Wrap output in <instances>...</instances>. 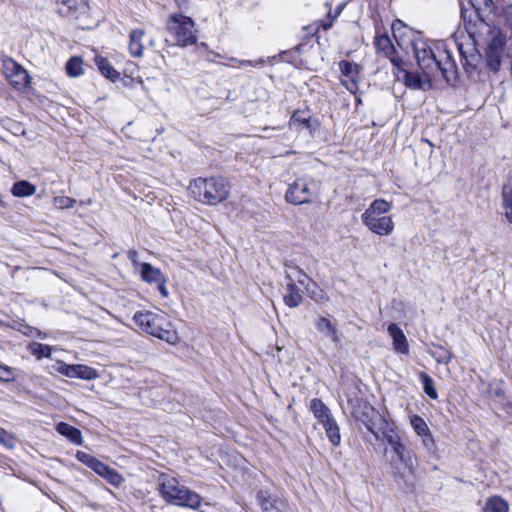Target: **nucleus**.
I'll return each mask as SVG.
<instances>
[{
  "mask_svg": "<svg viewBox=\"0 0 512 512\" xmlns=\"http://www.w3.org/2000/svg\"><path fill=\"white\" fill-rule=\"evenodd\" d=\"M482 512H509V504L500 496L487 499Z\"/></svg>",
  "mask_w": 512,
  "mask_h": 512,
  "instance_id": "27",
  "label": "nucleus"
},
{
  "mask_svg": "<svg viewBox=\"0 0 512 512\" xmlns=\"http://www.w3.org/2000/svg\"><path fill=\"white\" fill-rule=\"evenodd\" d=\"M420 437H422V444L424 445V447L428 451H432L435 447V442H434L433 436L430 433V431L427 432L426 434L420 435Z\"/></svg>",
  "mask_w": 512,
  "mask_h": 512,
  "instance_id": "44",
  "label": "nucleus"
},
{
  "mask_svg": "<svg viewBox=\"0 0 512 512\" xmlns=\"http://www.w3.org/2000/svg\"><path fill=\"white\" fill-rule=\"evenodd\" d=\"M376 431L379 433V439L385 440L390 447L402 442L394 423H390L386 419H381Z\"/></svg>",
  "mask_w": 512,
  "mask_h": 512,
  "instance_id": "14",
  "label": "nucleus"
},
{
  "mask_svg": "<svg viewBox=\"0 0 512 512\" xmlns=\"http://www.w3.org/2000/svg\"><path fill=\"white\" fill-rule=\"evenodd\" d=\"M128 257L134 266L141 267V263H139V261H138V252L136 250H130L128 252Z\"/></svg>",
  "mask_w": 512,
  "mask_h": 512,
  "instance_id": "48",
  "label": "nucleus"
},
{
  "mask_svg": "<svg viewBox=\"0 0 512 512\" xmlns=\"http://www.w3.org/2000/svg\"><path fill=\"white\" fill-rule=\"evenodd\" d=\"M480 28L491 36L486 51L503 53L506 44L505 36L498 29L483 21L480 22Z\"/></svg>",
  "mask_w": 512,
  "mask_h": 512,
  "instance_id": "13",
  "label": "nucleus"
},
{
  "mask_svg": "<svg viewBox=\"0 0 512 512\" xmlns=\"http://www.w3.org/2000/svg\"><path fill=\"white\" fill-rule=\"evenodd\" d=\"M257 501L260 504L263 512H278L277 508L271 500V495L267 490H259L257 492Z\"/></svg>",
  "mask_w": 512,
  "mask_h": 512,
  "instance_id": "31",
  "label": "nucleus"
},
{
  "mask_svg": "<svg viewBox=\"0 0 512 512\" xmlns=\"http://www.w3.org/2000/svg\"><path fill=\"white\" fill-rule=\"evenodd\" d=\"M0 443L8 449H13L16 446V438L13 434L0 429Z\"/></svg>",
  "mask_w": 512,
  "mask_h": 512,
  "instance_id": "40",
  "label": "nucleus"
},
{
  "mask_svg": "<svg viewBox=\"0 0 512 512\" xmlns=\"http://www.w3.org/2000/svg\"><path fill=\"white\" fill-rule=\"evenodd\" d=\"M412 47L422 73L397 67L403 73V80L408 88L423 91L431 89L433 77L437 73H440L449 84L456 82L457 65L445 43L429 44L427 41L417 39L412 42Z\"/></svg>",
  "mask_w": 512,
  "mask_h": 512,
  "instance_id": "1",
  "label": "nucleus"
},
{
  "mask_svg": "<svg viewBox=\"0 0 512 512\" xmlns=\"http://www.w3.org/2000/svg\"><path fill=\"white\" fill-rule=\"evenodd\" d=\"M36 187L27 181H18L12 187V194L17 197H27L35 194Z\"/></svg>",
  "mask_w": 512,
  "mask_h": 512,
  "instance_id": "29",
  "label": "nucleus"
},
{
  "mask_svg": "<svg viewBox=\"0 0 512 512\" xmlns=\"http://www.w3.org/2000/svg\"><path fill=\"white\" fill-rule=\"evenodd\" d=\"M0 381L12 382L14 381V375L12 368L2 365L0 366Z\"/></svg>",
  "mask_w": 512,
  "mask_h": 512,
  "instance_id": "43",
  "label": "nucleus"
},
{
  "mask_svg": "<svg viewBox=\"0 0 512 512\" xmlns=\"http://www.w3.org/2000/svg\"><path fill=\"white\" fill-rule=\"evenodd\" d=\"M77 459L84 463L89 468L93 469L95 464L97 463L98 459L92 456L89 453L78 451L76 454Z\"/></svg>",
  "mask_w": 512,
  "mask_h": 512,
  "instance_id": "42",
  "label": "nucleus"
},
{
  "mask_svg": "<svg viewBox=\"0 0 512 512\" xmlns=\"http://www.w3.org/2000/svg\"><path fill=\"white\" fill-rule=\"evenodd\" d=\"M326 435L333 446H339L341 443L340 428L337 422L325 430Z\"/></svg>",
  "mask_w": 512,
  "mask_h": 512,
  "instance_id": "38",
  "label": "nucleus"
},
{
  "mask_svg": "<svg viewBox=\"0 0 512 512\" xmlns=\"http://www.w3.org/2000/svg\"><path fill=\"white\" fill-rule=\"evenodd\" d=\"M263 63H264V61H263L262 59H259V60H257V61L255 62V65H261V64H263Z\"/></svg>",
  "mask_w": 512,
  "mask_h": 512,
  "instance_id": "52",
  "label": "nucleus"
},
{
  "mask_svg": "<svg viewBox=\"0 0 512 512\" xmlns=\"http://www.w3.org/2000/svg\"><path fill=\"white\" fill-rule=\"evenodd\" d=\"M0 70L15 89L21 90L29 83L28 72L10 57L0 59Z\"/></svg>",
  "mask_w": 512,
  "mask_h": 512,
  "instance_id": "9",
  "label": "nucleus"
},
{
  "mask_svg": "<svg viewBox=\"0 0 512 512\" xmlns=\"http://www.w3.org/2000/svg\"><path fill=\"white\" fill-rule=\"evenodd\" d=\"M149 45H150V46H153V45H154V41H153V40H150Z\"/></svg>",
  "mask_w": 512,
  "mask_h": 512,
  "instance_id": "53",
  "label": "nucleus"
},
{
  "mask_svg": "<svg viewBox=\"0 0 512 512\" xmlns=\"http://www.w3.org/2000/svg\"><path fill=\"white\" fill-rule=\"evenodd\" d=\"M425 141L428 143V145L432 146V143L429 140H425Z\"/></svg>",
  "mask_w": 512,
  "mask_h": 512,
  "instance_id": "54",
  "label": "nucleus"
},
{
  "mask_svg": "<svg viewBox=\"0 0 512 512\" xmlns=\"http://www.w3.org/2000/svg\"><path fill=\"white\" fill-rule=\"evenodd\" d=\"M490 1L491 0H470L471 4L474 7L481 6V5L487 6Z\"/></svg>",
  "mask_w": 512,
  "mask_h": 512,
  "instance_id": "50",
  "label": "nucleus"
},
{
  "mask_svg": "<svg viewBox=\"0 0 512 512\" xmlns=\"http://www.w3.org/2000/svg\"><path fill=\"white\" fill-rule=\"evenodd\" d=\"M431 355L438 363L445 365H448L453 358L452 352L443 346H437L436 349L431 352Z\"/></svg>",
  "mask_w": 512,
  "mask_h": 512,
  "instance_id": "34",
  "label": "nucleus"
},
{
  "mask_svg": "<svg viewBox=\"0 0 512 512\" xmlns=\"http://www.w3.org/2000/svg\"><path fill=\"white\" fill-rule=\"evenodd\" d=\"M319 192L318 183L310 177H300L289 185L285 199L293 205L312 203Z\"/></svg>",
  "mask_w": 512,
  "mask_h": 512,
  "instance_id": "7",
  "label": "nucleus"
},
{
  "mask_svg": "<svg viewBox=\"0 0 512 512\" xmlns=\"http://www.w3.org/2000/svg\"><path fill=\"white\" fill-rule=\"evenodd\" d=\"M157 285V289L158 291L160 292V294L163 296V297H168L169 296V292L166 288V278H163L162 281H159L158 283H156Z\"/></svg>",
  "mask_w": 512,
  "mask_h": 512,
  "instance_id": "46",
  "label": "nucleus"
},
{
  "mask_svg": "<svg viewBox=\"0 0 512 512\" xmlns=\"http://www.w3.org/2000/svg\"><path fill=\"white\" fill-rule=\"evenodd\" d=\"M503 53L486 51L485 62L489 70L494 73L499 72Z\"/></svg>",
  "mask_w": 512,
  "mask_h": 512,
  "instance_id": "32",
  "label": "nucleus"
},
{
  "mask_svg": "<svg viewBox=\"0 0 512 512\" xmlns=\"http://www.w3.org/2000/svg\"><path fill=\"white\" fill-rule=\"evenodd\" d=\"M458 48H459V52L462 57V60H464L463 66H464L466 72H471L472 70H474L476 68V62L479 59V54L475 51L474 48L471 49V53L469 55L466 54L462 45H459Z\"/></svg>",
  "mask_w": 512,
  "mask_h": 512,
  "instance_id": "30",
  "label": "nucleus"
},
{
  "mask_svg": "<svg viewBox=\"0 0 512 512\" xmlns=\"http://www.w3.org/2000/svg\"><path fill=\"white\" fill-rule=\"evenodd\" d=\"M144 36L145 31L143 29L136 28L131 30L129 34V51L133 57H141L143 55Z\"/></svg>",
  "mask_w": 512,
  "mask_h": 512,
  "instance_id": "21",
  "label": "nucleus"
},
{
  "mask_svg": "<svg viewBox=\"0 0 512 512\" xmlns=\"http://www.w3.org/2000/svg\"><path fill=\"white\" fill-rule=\"evenodd\" d=\"M348 402L352 407V416L378 439L379 433L376 431L378 427L377 421L381 422V419H384L380 413L366 401H356L354 403L352 400H349Z\"/></svg>",
  "mask_w": 512,
  "mask_h": 512,
  "instance_id": "8",
  "label": "nucleus"
},
{
  "mask_svg": "<svg viewBox=\"0 0 512 512\" xmlns=\"http://www.w3.org/2000/svg\"><path fill=\"white\" fill-rule=\"evenodd\" d=\"M29 351L37 358L50 357L51 347L41 343L34 342L29 345Z\"/></svg>",
  "mask_w": 512,
  "mask_h": 512,
  "instance_id": "36",
  "label": "nucleus"
},
{
  "mask_svg": "<svg viewBox=\"0 0 512 512\" xmlns=\"http://www.w3.org/2000/svg\"><path fill=\"white\" fill-rule=\"evenodd\" d=\"M315 327L322 335L329 337L336 346L340 345V332L338 331L336 324L332 323L331 320L321 316L316 320Z\"/></svg>",
  "mask_w": 512,
  "mask_h": 512,
  "instance_id": "16",
  "label": "nucleus"
},
{
  "mask_svg": "<svg viewBox=\"0 0 512 512\" xmlns=\"http://www.w3.org/2000/svg\"><path fill=\"white\" fill-rule=\"evenodd\" d=\"M83 61L80 57L74 56L66 63V72L71 77H78L83 73Z\"/></svg>",
  "mask_w": 512,
  "mask_h": 512,
  "instance_id": "33",
  "label": "nucleus"
},
{
  "mask_svg": "<svg viewBox=\"0 0 512 512\" xmlns=\"http://www.w3.org/2000/svg\"><path fill=\"white\" fill-rule=\"evenodd\" d=\"M375 46L377 50L383 53L384 56L389 57L395 67H400L403 61L399 57H394L396 50L388 35H379L375 37Z\"/></svg>",
  "mask_w": 512,
  "mask_h": 512,
  "instance_id": "15",
  "label": "nucleus"
},
{
  "mask_svg": "<svg viewBox=\"0 0 512 512\" xmlns=\"http://www.w3.org/2000/svg\"><path fill=\"white\" fill-rule=\"evenodd\" d=\"M285 291L286 292L284 294L283 299H284V303L288 307L296 308L302 303V301H303L302 291L298 285L287 281Z\"/></svg>",
  "mask_w": 512,
  "mask_h": 512,
  "instance_id": "22",
  "label": "nucleus"
},
{
  "mask_svg": "<svg viewBox=\"0 0 512 512\" xmlns=\"http://www.w3.org/2000/svg\"><path fill=\"white\" fill-rule=\"evenodd\" d=\"M392 208L391 203L384 199L374 200L361 215L363 224L379 236H388L394 231V221L386 215Z\"/></svg>",
  "mask_w": 512,
  "mask_h": 512,
  "instance_id": "5",
  "label": "nucleus"
},
{
  "mask_svg": "<svg viewBox=\"0 0 512 512\" xmlns=\"http://www.w3.org/2000/svg\"><path fill=\"white\" fill-rule=\"evenodd\" d=\"M319 424L323 426L325 430H327L330 426L334 425L336 423V420L334 419L333 415L331 414L327 418H324L323 420L318 421Z\"/></svg>",
  "mask_w": 512,
  "mask_h": 512,
  "instance_id": "47",
  "label": "nucleus"
},
{
  "mask_svg": "<svg viewBox=\"0 0 512 512\" xmlns=\"http://www.w3.org/2000/svg\"><path fill=\"white\" fill-rule=\"evenodd\" d=\"M391 449L397 456L399 461L402 462L408 469V474L405 475L404 473L397 471V467H393L395 478L397 480H403L406 485V488L413 489L415 487V469L412 461V452L406 447V445L403 442L391 447Z\"/></svg>",
  "mask_w": 512,
  "mask_h": 512,
  "instance_id": "10",
  "label": "nucleus"
},
{
  "mask_svg": "<svg viewBox=\"0 0 512 512\" xmlns=\"http://www.w3.org/2000/svg\"><path fill=\"white\" fill-rule=\"evenodd\" d=\"M109 468L110 467L108 465L98 460L92 470L99 476L103 477V475L108 471Z\"/></svg>",
  "mask_w": 512,
  "mask_h": 512,
  "instance_id": "45",
  "label": "nucleus"
},
{
  "mask_svg": "<svg viewBox=\"0 0 512 512\" xmlns=\"http://www.w3.org/2000/svg\"><path fill=\"white\" fill-rule=\"evenodd\" d=\"M339 68L342 76V85H344L349 92L356 94L359 89L361 67L356 63L342 60L339 63Z\"/></svg>",
  "mask_w": 512,
  "mask_h": 512,
  "instance_id": "11",
  "label": "nucleus"
},
{
  "mask_svg": "<svg viewBox=\"0 0 512 512\" xmlns=\"http://www.w3.org/2000/svg\"><path fill=\"white\" fill-rule=\"evenodd\" d=\"M59 13L65 17H74L78 12H84L88 0H57Z\"/></svg>",
  "mask_w": 512,
  "mask_h": 512,
  "instance_id": "18",
  "label": "nucleus"
},
{
  "mask_svg": "<svg viewBox=\"0 0 512 512\" xmlns=\"http://www.w3.org/2000/svg\"><path fill=\"white\" fill-rule=\"evenodd\" d=\"M502 206L506 219L512 224V181L509 180L502 187Z\"/></svg>",
  "mask_w": 512,
  "mask_h": 512,
  "instance_id": "25",
  "label": "nucleus"
},
{
  "mask_svg": "<svg viewBox=\"0 0 512 512\" xmlns=\"http://www.w3.org/2000/svg\"><path fill=\"white\" fill-rule=\"evenodd\" d=\"M290 125L295 126L299 130L314 131L318 127L317 120L313 119L309 112L297 110L290 119Z\"/></svg>",
  "mask_w": 512,
  "mask_h": 512,
  "instance_id": "17",
  "label": "nucleus"
},
{
  "mask_svg": "<svg viewBox=\"0 0 512 512\" xmlns=\"http://www.w3.org/2000/svg\"><path fill=\"white\" fill-rule=\"evenodd\" d=\"M504 17L508 21L509 26H512V5H508L503 10Z\"/></svg>",
  "mask_w": 512,
  "mask_h": 512,
  "instance_id": "49",
  "label": "nucleus"
},
{
  "mask_svg": "<svg viewBox=\"0 0 512 512\" xmlns=\"http://www.w3.org/2000/svg\"><path fill=\"white\" fill-rule=\"evenodd\" d=\"M388 333L393 339L394 349L402 354H407L409 351L408 343L406 336L404 335L402 329L397 326L395 323H391L388 326Z\"/></svg>",
  "mask_w": 512,
  "mask_h": 512,
  "instance_id": "20",
  "label": "nucleus"
},
{
  "mask_svg": "<svg viewBox=\"0 0 512 512\" xmlns=\"http://www.w3.org/2000/svg\"><path fill=\"white\" fill-rule=\"evenodd\" d=\"M410 424L418 436L430 431L424 419L418 415L411 417Z\"/></svg>",
  "mask_w": 512,
  "mask_h": 512,
  "instance_id": "37",
  "label": "nucleus"
},
{
  "mask_svg": "<svg viewBox=\"0 0 512 512\" xmlns=\"http://www.w3.org/2000/svg\"><path fill=\"white\" fill-rule=\"evenodd\" d=\"M420 380L423 385L424 392L432 399H436L438 397L437 391L434 388L433 379L426 373L422 372L420 374Z\"/></svg>",
  "mask_w": 512,
  "mask_h": 512,
  "instance_id": "35",
  "label": "nucleus"
},
{
  "mask_svg": "<svg viewBox=\"0 0 512 512\" xmlns=\"http://www.w3.org/2000/svg\"><path fill=\"white\" fill-rule=\"evenodd\" d=\"M193 198L203 204L216 205L226 200L230 193V185L225 178H197L190 183Z\"/></svg>",
  "mask_w": 512,
  "mask_h": 512,
  "instance_id": "4",
  "label": "nucleus"
},
{
  "mask_svg": "<svg viewBox=\"0 0 512 512\" xmlns=\"http://www.w3.org/2000/svg\"><path fill=\"white\" fill-rule=\"evenodd\" d=\"M62 375L69 378H80L84 380H93L98 377V373L92 367L77 364V365H62L58 370Z\"/></svg>",
  "mask_w": 512,
  "mask_h": 512,
  "instance_id": "12",
  "label": "nucleus"
},
{
  "mask_svg": "<svg viewBox=\"0 0 512 512\" xmlns=\"http://www.w3.org/2000/svg\"><path fill=\"white\" fill-rule=\"evenodd\" d=\"M133 320L143 332L169 344H176L179 340L176 330L164 313L138 311L134 314Z\"/></svg>",
  "mask_w": 512,
  "mask_h": 512,
  "instance_id": "3",
  "label": "nucleus"
},
{
  "mask_svg": "<svg viewBox=\"0 0 512 512\" xmlns=\"http://www.w3.org/2000/svg\"><path fill=\"white\" fill-rule=\"evenodd\" d=\"M103 478L115 487L121 486L124 481L122 475H120L115 469L109 468L108 471L103 475Z\"/></svg>",
  "mask_w": 512,
  "mask_h": 512,
  "instance_id": "39",
  "label": "nucleus"
},
{
  "mask_svg": "<svg viewBox=\"0 0 512 512\" xmlns=\"http://www.w3.org/2000/svg\"><path fill=\"white\" fill-rule=\"evenodd\" d=\"M310 411L318 421L323 420L332 414L328 406L318 398H314L310 401Z\"/></svg>",
  "mask_w": 512,
  "mask_h": 512,
  "instance_id": "28",
  "label": "nucleus"
},
{
  "mask_svg": "<svg viewBox=\"0 0 512 512\" xmlns=\"http://www.w3.org/2000/svg\"><path fill=\"white\" fill-rule=\"evenodd\" d=\"M76 203L74 198L67 196H59L54 198V206L58 209L72 208Z\"/></svg>",
  "mask_w": 512,
  "mask_h": 512,
  "instance_id": "41",
  "label": "nucleus"
},
{
  "mask_svg": "<svg viewBox=\"0 0 512 512\" xmlns=\"http://www.w3.org/2000/svg\"><path fill=\"white\" fill-rule=\"evenodd\" d=\"M166 29L177 46L187 47L197 42L195 23L188 16L180 13L169 15L166 21Z\"/></svg>",
  "mask_w": 512,
  "mask_h": 512,
  "instance_id": "6",
  "label": "nucleus"
},
{
  "mask_svg": "<svg viewBox=\"0 0 512 512\" xmlns=\"http://www.w3.org/2000/svg\"><path fill=\"white\" fill-rule=\"evenodd\" d=\"M158 491L161 497L172 505L198 509L201 497L196 492L181 485L179 481L166 473H161L157 478Z\"/></svg>",
  "mask_w": 512,
  "mask_h": 512,
  "instance_id": "2",
  "label": "nucleus"
},
{
  "mask_svg": "<svg viewBox=\"0 0 512 512\" xmlns=\"http://www.w3.org/2000/svg\"><path fill=\"white\" fill-rule=\"evenodd\" d=\"M95 64L98 67L99 71L102 73V75L106 78L115 81L120 77V73L113 68V66L106 58L102 56H96Z\"/></svg>",
  "mask_w": 512,
  "mask_h": 512,
  "instance_id": "26",
  "label": "nucleus"
},
{
  "mask_svg": "<svg viewBox=\"0 0 512 512\" xmlns=\"http://www.w3.org/2000/svg\"><path fill=\"white\" fill-rule=\"evenodd\" d=\"M56 431L61 434L62 436H65L67 439H69L71 442L75 444H81L82 443V434L79 429L76 427L65 423L60 422L56 426Z\"/></svg>",
  "mask_w": 512,
  "mask_h": 512,
  "instance_id": "23",
  "label": "nucleus"
},
{
  "mask_svg": "<svg viewBox=\"0 0 512 512\" xmlns=\"http://www.w3.org/2000/svg\"><path fill=\"white\" fill-rule=\"evenodd\" d=\"M240 64L242 66H247V65H252V62L249 60H242V61H240Z\"/></svg>",
  "mask_w": 512,
  "mask_h": 512,
  "instance_id": "51",
  "label": "nucleus"
},
{
  "mask_svg": "<svg viewBox=\"0 0 512 512\" xmlns=\"http://www.w3.org/2000/svg\"><path fill=\"white\" fill-rule=\"evenodd\" d=\"M140 274L142 280L147 283L156 284L159 281H162L163 278H165L163 273L158 268H155L149 263H141Z\"/></svg>",
  "mask_w": 512,
  "mask_h": 512,
  "instance_id": "24",
  "label": "nucleus"
},
{
  "mask_svg": "<svg viewBox=\"0 0 512 512\" xmlns=\"http://www.w3.org/2000/svg\"><path fill=\"white\" fill-rule=\"evenodd\" d=\"M286 281L308 289L312 282L311 278L298 266L286 265Z\"/></svg>",
  "mask_w": 512,
  "mask_h": 512,
  "instance_id": "19",
  "label": "nucleus"
}]
</instances>
